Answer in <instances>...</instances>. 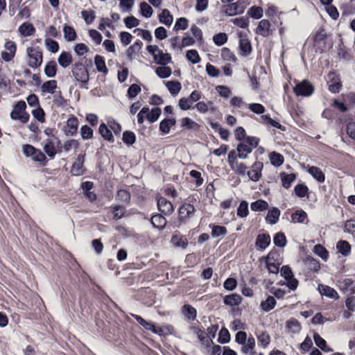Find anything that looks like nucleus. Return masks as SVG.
Instances as JSON below:
<instances>
[{"mask_svg": "<svg viewBox=\"0 0 355 355\" xmlns=\"http://www.w3.org/2000/svg\"><path fill=\"white\" fill-rule=\"evenodd\" d=\"M26 105L24 101H19L14 106L10 113V118L13 120H19L21 123H26L29 120V114L26 112Z\"/></svg>", "mask_w": 355, "mask_h": 355, "instance_id": "obj_1", "label": "nucleus"}, {"mask_svg": "<svg viewBox=\"0 0 355 355\" xmlns=\"http://www.w3.org/2000/svg\"><path fill=\"white\" fill-rule=\"evenodd\" d=\"M28 64L30 67L37 68L42 63V52L38 48L28 47L26 49Z\"/></svg>", "mask_w": 355, "mask_h": 355, "instance_id": "obj_2", "label": "nucleus"}, {"mask_svg": "<svg viewBox=\"0 0 355 355\" xmlns=\"http://www.w3.org/2000/svg\"><path fill=\"white\" fill-rule=\"evenodd\" d=\"M281 276L286 280V283H282V285H287V286L294 291L297 288L298 281L293 277V271L288 266H284L280 270Z\"/></svg>", "mask_w": 355, "mask_h": 355, "instance_id": "obj_3", "label": "nucleus"}, {"mask_svg": "<svg viewBox=\"0 0 355 355\" xmlns=\"http://www.w3.org/2000/svg\"><path fill=\"white\" fill-rule=\"evenodd\" d=\"M73 76L76 79L83 83H87L89 78L87 68L82 63H76L72 68Z\"/></svg>", "mask_w": 355, "mask_h": 355, "instance_id": "obj_4", "label": "nucleus"}, {"mask_svg": "<svg viewBox=\"0 0 355 355\" xmlns=\"http://www.w3.org/2000/svg\"><path fill=\"white\" fill-rule=\"evenodd\" d=\"M293 89L297 96L307 97L313 93L314 87L308 80H304L297 83Z\"/></svg>", "mask_w": 355, "mask_h": 355, "instance_id": "obj_5", "label": "nucleus"}, {"mask_svg": "<svg viewBox=\"0 0 355 355\" xmlns=\"http://www.w3.org/2000/svg\"><path fill=\"white\" fill-rule=\"evenodd\" d=\"M327 78L329 90L334 94L338 93L342 87L340 78L334 72H330Z\"/></svg>", "mask_w": 355, "mask_h": 355, "instance_id": "obj_6", "label": "nucleus"}, {"mask_svg": "<svg viewBox=\"0 0 355 355\" xmlns=\"http://www.w3.org/2000/svg\"><path fill=\"white\" fill-rule=\"evenodd\" d=\"M263 167V164L262 162H256L251 166V169L247 171L246 174L252 181L257 182L261 178Z\"/></svg>", "mask_w": 355, "mask_h": 355, "instance_id": "obj_7", "label": "nucleus"}, {"mask_svg": "<svg viewBox=\"0 0 355 355\" xmlns=\"http://www.w3.org/2000/svg\"><path fill=\"white\" fill-rule=\"evenodd\" d=\"M276 253L270 252L266 259L267 268L270 273L277 274L279 271V262L275 259Z\"/></svg>", "mask_w": 355, "mask_h": 355, "instance_id": "obj_8", "label": "nucleus"}, {"mask_svg": "<svg viewBox=\"0 0 355 355\" xmlns=\"http://www.w3.org/2000/svg\"><path fill=\"white\" fill-rule=\"evenodd\" d=\"M238 35L239 38V49L241 53L243 56H247L250 54L252 51L251 43L246 35H243L242 33H239Z\"/></svg>", "mask_w": 355, "mask_h": 355, "instance_id": "obj_9", "label": "nucleus"}, {"mask_svg": "<svg viewBox=\"0 0 355 355\" xmlns=\"http://www.w3.org/2000/svg\"><path fill=\"white\" fill-rule=\"evenodd\" d=\"M85 162V155H78L76 161L73 162L71 168V173L73 175H83L85 169L83 167Z\"/></svg>", "mask_w": 355, "mask_h": 355, "instance_id": "obj_10", "label": "nucleus"}, {"mask_svg": "<svg viewBox=\"0 0 355 355\" xmlns=\"http://www.w3.org/2000/svg\"><path fill=\"white\" fill-rule=\"evenodd\" d=\"M195 207L191 205L185 203L179 208V218L182 221H185L194 214Z\"/></svg>", "mask_w": 355, "mask_h": 355, "instance_id": "obj_11", "label": "nucleus"}, {"mask_svg": "<svg viewBox=\"0 0 355 355\" xmlns=\"http://www.w3.org/2000/svg\"><path fill=\"white\" fill-rule=\"evenodd\" d=\"M157 207L159 211L165 215H170L174 211L172 203L163 197L158 198Z\"/></svg>", "mask_w": 355, "mask_h": 355, "instance_id": "obj_12", "label": "nucleus"}, {"mask_svg": "<svg viewBox=\"0 0 355 355\" xmlns=\"http://www.w3.org/2000/svg\"><path fill=\"white\" fill-rule=\"evenodd\" d=\"M318 290L322 295H324L329 298L333 300H338L339 298V295L337 291L327 285L320 284L318 286Z\"/></svg>", "mask_w": 355, "mask_h": 355, "instance_id": "obj_13", "label": "nucleus"}, {"mask_svg": "<svg viewBox=\"0 0 355 355\" xmlns=\"http://www.w3.org/2000/svg\"><path fill=\"white\" fill-rule=\"evenodd\" d=\"M223 8L225 12L229 16L242 13L245 9V6L239 2L228 4Z\"/></svg>", "mask_w": 355, "mask_h": 355, "instance_id": "obj_14", "label": "nucleus"}, {"mask_svg": "<svg viewBox=\"0 0 355 355\" xmlns=\"http://www.w3.org/2000/svg\"><path fill=\"white\" fill-rule=\"evenodd\" d=\"M18 31L23 37L32 36L35 33V28L33 25L29 22H24L18 28Z\"/></svg>", "mask_w": 355, "mask_h": 355, "instance_id": "obj_15", "label": "nucleus"}, {"mask_svg": "<svg viewBox=\"0 0 355 355\" xmlns=\"http://www.w3.org/2000/svg\"><path fill=\"white\" fill-rule=\"evenodd\" d=\"M270 24L268 20L262 19L259 21V25L257 28V32L261 36L266 37L270 34Z\"/></svg>", "mask_w": 355, "mask_h": 355, "instance_id": "obj_16", "label": "nucleus"}, {"mask_svg": "<svg viewBox=\"0 0 355 355\" xmlns=\"http://www.w3.org/2000/svg\"><path fill=\"white\" fill-rule=\"evenodd\" d=\"M281 214L280 210L277 207H272L269 209L266 216V220L267 223L275 225L277 223L279 216Z\"/></svg>", "mask_w": 355, "mask_h": 355, "instance_id": "obj_17", "label": "nucleus"}, {"mask_svg": "<svg viewBox=\"0 0 355 355\" xmlns=\"http://www.w3.org/2000/svg\"><path fill=\"white\" fill-rule=\"evenodd\" d=\"M236 151L238 157L241 159H245L248 154L252 153V146H249L245 143H241L237 146Z\"/></svg>", "mask_w": 355, "mask_h": 355, "instance_id": "obj_18", "label": "nucleus"}, {"mask_svg": "<svg viewBox=\"0 0 355 355\" xmlns=\"http://www.w3.org/2000/svg\"><path fill=\"white\" fill-rule=\"evenodd\" d=\"M154 60L158 64L165 65L171 61V57L168 53H164L159 49L157 55H154Z\"/></svg>", "mask_w": 355, "mask_h": 355, "instance_id": "obj_19", "label": "nucleus"}, {"mask_svg": "<svg viewBox=\"0 0 355 355\" xmlns=\"http://www.w3.org/2000/svg\"><path fill=\"white\" fill-rule=\"evenodd\" d=\"M58 62L63 67H68L72 62V56L69 52L62 51L58 58Z\"/></svg>", "mask_w": 355, "mask_h": 355, "instance_id": "obj_20", "label": "nucleus"}, {"mask_svg": "<svg viewBox=\"0 0 355 355\" xmlns=\"http://www.w3.org/2000/svg\"><path fill=\"white\" fill-rule=\"evenodd\" d=\"M175 123L176 120L175 118L165 119L159 123V130L163 134H168L170 132L171 128L175 125Z\"/></svg>", "mask_w": 355, "mask_h": 355, "instance_id": "obj_21", "label": "nucleus"}, {"mask_svg": "<svg viewBox=\"0 0 355 355\" xmlns=\"http://www.w3.org/2000/svg\"><path fill=\"white\" fill-rule=\"evenodd\" d=\"M241 300L242 298L240 295L232 293L224 297V303L227 306H234L239 305L241 302Z\"/></svg>", "mask_w": 355, "mask_h": 355, "instance_id": "obj_22", "label": "nucleus"}, {"mask_svg": "<svg viewBox=\"0 0 355 355\" xmlns=\"http://www.w3.org/2000/svg\"><path fill=\"white\" fill-rule=\"evenodd\" d=\"M159 20L160 23L170 26L173 23V17L168 9H164L159 15Z\"/></svg>", "mask_w": 355, "mask_h": 355, "instance_id": "obj_23", "label": "nucleus"}, {"mask_svg": "<svg viewBox=\"0 0 355 355\" xmlns=\"http://www.w3.org/2000/svg\"><path fill=\"white\" fill-rule=\"evenodd\" d=\"M171 243L175 247L186 248L188 245L187 239L181 234H175L171 238Z\"/></svg>", "mask_w": 355, "mask_h": 355, "instance_id": "obj_24", "label": "nucleus"}, {"mask_svg": "<svg viewBox=\"0 0 355 355\" xmlns=\"http://www.w3.org/2000/svg\"><path fill=\"white\" fill-rule=\"evenodd\" d=\"M57 87V81L55 80H51L44 82L41 86V89L42 92L53 94L55 92Z\"/></svg>", "mask_w": 355, "mask_h": 355, "instance_id": "obj_25", "label": "nucleus"}, {"mask_svg": "<svg viewBox=\"0 0 355 355\" xmlns=\"http://www.w3.org/2000/svg\"><path fill=\"white\" fill-rule=\"evenodd\" d=\"M309 173L316 180L323 182L325 177L321 169L317 166H310L308 169Z\"/></svg>", "mask_w": 355, "mask_h": 355, "instance_id": "obj_26", "label": "nucleus"}, {"mask_svg": "<svg viewBox=\"0 0 355 355\" xmlns=\"http://www.w3.org/2000/svg\"><path fill=\"white\" fill-rule=\"evenodd\" d=\"M270 243V237L268 234H259L256 240V245L261 250L266 248Z\"/></svg>", "mask_w": 355, "mask_h": 355, "instance_id": "obj_27", "label": "nucleus"}, {"mask_svg": "<svg viewBox=\"0 0 355 355\" xmlns=\"http://www.w3.org/2000/svg\"><path fill=\"white\" fill-rule=\"evenodd\" d=\"M151 223L156 228L164 229L166 225V220L163 216L156 214L151 218Z\"/></svg>", "mask_w": 355, "mask_h": 355, "instance_id": "obj_28", "label": "nucleus"}, {"mask_svg": "<svg viewBox=\"0 0 355 355\" xmlns=\"http://www.w3.org/2000/svg\"><path fill=\"white\" fill-rule=\"evenodd\" d=\"M182 313L189 320H194L196 318V310L189 304H185L182 306Z\"/></svg>", "mask_w": 355, "mask_h": 355, "instance_id": "obj_29", "label": "nucleus"}, {"mask_svg": "<svg viewBox=\"0 0 355 355\" xmlns=\"http://www.w3.org/2000/svg\"><path fill=\"white\" fill-rule=\"evenodd\" d=\"M98 130H99V133L101 134V135L102 136V137L104 139H105L110 142L114 141V137H113L112 133L111 130L108 128L107 125H105V123L101 124L99 126Z\"/></svg>", "mask_w": 355, "mask_h": 355, "instance_id": "obj_30", "label": "nucleus"}, {"mask_svg": "<svg viewBox=\"0 0 355 355\" xmlns=\"http://www.w3.org/2000/svg\"><path fill=\"white\" fill-rule=\"evenodd\" d=\"M78 125V121L74 116L70 117L67 121L66 132L67 135H73L76 131Z\"/></svg>", "mask_w": 355, "mask_h": 355, "instance_id": "obj_31", "label": "nucleus"}, {"mask_svg": "<svg viewBox=\"0 0 355 355\" xmlns=\"http://www.w3.org/2000/svg\"><path fill=\"white\" fill-rule=\"evenodd\" d=\"M313 340L315 345L324 352H331L332 349L327 347L326 341L318 333H314Z\"/></svg>", "mask_w": 355, "mask_h": 355, "instance_id": "obj_32", "label": "nucleus"}, {"mask_svg": "<svg viewBox=\"0 0 355 355\" xmlns=\"http://www.w3.org/2000/svg\"><path fill=\"white\" fill-rule=\"evenodd\" d=\"M166 87L173 96L177 95L181 90V83L178 81L171 80L166 83Z\"/></svg>", "mask_w": 355, "mask_h": 355, "instance_id": "obj_33", "label": "nucleus"}, {"mask_svg": "<svg viewBox=\"0 0 355 355\" xmlns=\"http://www.w3.org/2000/svg\"><path fill=\"white\" fill-rule=\"evenodd\" d=\"M269 205L268 202L263 200H258L251 203L250 208L254 211H262L268 209Z\"/></svg>", "mask_w": 355, "mask_h": 355, "instance_id": "obj_34", "label": "nucleus"}, {"mask_svg": "<svg viewBox=\"0 0 355 355\" xmlns=\"http://www.w3.org/2000/svg\"><path fill=\"white\" fill-rule=\"evenodd\" d=\"M336 248L343 256H347L351 251V245L346 241H340L336 244Z\"/></svg>", "mask_w": 355, "mask_h": 355, "instance_id": "obj_35", "label": "nucleus"}, {"mask_svg": "<svg viewBox=\"0 0 355 355\" xmlns=\"http://www.w3.org/2000/svg\"><path fill=\"white\" fill-rule=\"evenodd\" d=\"M94 63L98 71L103 73H107L108 72L103 57L98 55H96L94 58Z\"/></svg>", "mask_w": 355, "mask_h": 355, "instance_id": "obj_36", "label": "nucleus"}, {"mask_svg": "<svg viewBox=\"0 0 355 355\" xmlns=\"http://www.w3.org/2000/svg\"><path fill=\"white\" fill-rule=\"evenodd\" d=\"M57 64L55 61H49L44 67V73L49 78H53L56 75Z\"/></svg>", "mask_w": 355, "mask_h": 355, "instance_id": "obj_37", "label": "nucleus"}, {"mask_svg": "<svg viewBox=\"0 0 355 355\" xmlns=\"http://www.w3.org/2000/svg\"><path fill=\"white\" fill-rule=\"evenodd\" d=\"M64 37L68 42L74 41L76 38V33L73 27L64 25L63 27Z\"/></svg>", "mask_w": 355, "mask_h": 355, "instance_id": "obj_38", "label": "nucleus"}, {"mask_svg": "<svg viewBox=\"0 0 355 355\" xmlns=\"http://www.w3.org/2000/svg\"><path fill=\"white\" fill-rule=\"evenodd\" d=\"M270 163L275 166H281L284 161V157L279 153L272 152L269 155Z\"/></svg>", "mask_w": 355, "mask_h": 355, "instance_id": "obj_39", "label": "nucleus"}, {"mask_svg": "<svg viewBox=\"0 0 355 355\" xmlns=\"http://www.w3.org/2000/svg\"><path fill=\"white\" fill-rule=\"evenodd\" d=\"M276 305V300L272 296H268L265 301H263L261 303V309L266 311H270L272 310Z\"/></svg>", "mask_w": 355, "mask_h": 355, "instance_id": "obj_40", "label": "nucleus"}, {"mask_svg": "<svg viewBox=\"0 0 355 355\" xmlns=\"http://www.w3.org/2000/svg\"><path fill=\"white\" fill-rule=\"evenodd\" d=\"M232 171H234L236 174L240 175H245L247 173V166L245 164L241 162H236L234 164L230 166Z\"/></svg>", "mask_w": 355, "mask_h": 355, "instance_id": "obj_41", "label": "nucleus"}, {"mask_svg": "<svg viewBox=\"0 0 355 355\" xmlns=\"http://www.w3.org/2000/svg\"><path fill=\"white\" fill-rule=\"evenodd\" d=\"M140 13L142 16L149 18L153 13V10L146 2L143 1L139 5Z\"/></svg>", "mask_w": 355, "mask_h": 355, "instance_id": "obj_42", "label": "nucleus"}, {"mask_svg": "<svg viewBox=\"0 0 355 355\" xmlns=\"http://www.w3.org/2000/svg\"><path fill=\"white\" fill-rule=\"evenodd\" d=\"M313 252L324 261H327L328 259L329 252L322 245H315L313 248Z\"/></svg>", "mask_w": 355, "mask_h": 355, "instance_id": "obj_43", "label": "nucleus"}, {"mask_svg": "<svg viewBox=\"0 0 355 355\" xmlns=\"http://www.w3.org/2000/svg\"><path fill=\"white\" fill-rule=\"evenodd\" d=\"M162 110L159 107L153 108L150 111L148 109V114H147V119L150 123L156 121L160 116Z\"/></svg>", "mask_w": 355, "mask_h": 355, "instance_id": "obj_44", "label": "nucleus"}, {"mask_svg": "<svg viewBox=\"0 0 355 355\" xmlns=\"http://www.w3.org/2000/svg\"><path fill=\"white\" fill-rule=\"evenodd\" d=\"M180 122L181 126L188 130H194L198 128V124L189 117L182 118Z\"/></svg>", "mask_w": 355, "mask_h": 355, "instance_id": "obj_45", "label": "nucleus"}, {"mask_svg": "<svg viewBox=\"0 0 355 355\" xmlns=\"http://www.w3.org/2000/svg\"><path fill=\"white\" fill-rule=\"evenodd\" d=\"M155 73L159 78H166L171 75L172 71L169 67L161 66L156 69Z\"/></svg>", "mask_w": 355, "mask_h": 355, "instance_id": "obj_46", "label": "nucleus"}, {"mask_svg": "<svg viewBox=\"0 0 355 355\" xmlns=\"http://www.w3.org/2000/svg\"><path fill=\"white\" fill-rule=\"evenodd\" d=\"M44 45L46 49L51 53H56L59 50L58 43L52 39L47 38L44 40Z\"/></svg>", "mask_w": 355, "mask_h": 355, "instance_id": "obj_47", "label": "nucleus"}, {"mask_svg": "<svg viewBox=\"0 0 355 355\" xmlns=\"http://www.w3.org/2000/svg\"><path fill=\"white\" fill-rule=\"evenodd\" d=\"M44 150L49 157L53 158L56 154V150L53 141L48 139L44 146Z\"/></svg>", "mask_w": 355, "mask_h": 355, "instance_id": "obj_48", "label": "nucleus"}, {"mask_svg": "<svg viewBox=\"0 0 355 355\" xmlns=\"http://www.w3.org/2000/svg\"><path fill=\"white\" fill-rule=\"evenodd\" d=\"M237 216L241 218L246 217L249 214L248 203L243 200L241 202L236 211Z\"/></svg>", "mask_w": 355, "mask_h": 355, "instance_id": "obj_49", "label": "nucleus"}, {"mask_svg": "<svg viewBox=\"0 0 355 355\" xmlns=\"http://www.w3.org/2000/svg\"><path fill=\"white\" fill-rule=\"evenodd\" d=\"M306 265L309 270L317 272L320 268V264L318 260L313 257H308L306 260Z\"/></svg>", "mask_w": 355, "mask_h": 355, "instance_id": "obj_50", "label": "nucleus"}, {"mask_svg": "<svg viewBox=\"0 0 355 355\" xmlns=\"http://www.w3.org/2000/svg\"><path fill=\"white\" fill-rule=\"evenodd\" d=\"M255 347V340L254 338H249L246 343H244V345L242 347V351L245 354H252V350Z\"/></svg>", "mask_w": 355, "mask_h": 355, "instance_id": "obj_51", "label": "nucleus"}, {"mask_svg": "<svg viewBox=\"0 0 355 355\" xmlns=\"http://www.w3.org/2000/svg\"><path fill=\"white\" fill-rule=\"evenodd\" d=\"M186 57L192 64H197L200 61V58L196 50L191 49L187 52Z\"/></svg>", "mask_w": 355, "mask_h": 355, "instance_id": "obj_52", "label": "nucleus"}, {"mask_svg": "<svg viewBox=\"0 0 355 355\" xmlns=\"http://www.w3.org/2000/svg\"><path fill=\"white\" fill-rule=\"evenodd\" d=\"M274 244L278 247H284L286 244V239L285 235L282 232L275 234L273 239Z\"/></svg>", "mask_w": 355, "mask_h": 355, "instance_id": "obj_53", "label": "nucleus"}, {"mask_svg": "<svg viewBox=\"0 0 355 355\" xmlns=\"http://www.w3.org/2000/svg\"><path fill=\"white\" fill-rule=\"evenodd\" d=\"M189 21L185 17H180L176 21L173 29L175 31L186 30L188 28Z\"/></svg>", "mask_w": 355, "mask_h": 355, "instance_id": "obj_54", "label": "nucleus"}, {"mask_svg": "<svg viewBox=\"0 0 355 355\" xmlns=\"http://www.w3.org/2000/svg\"><path fill=\"white\" fill-rule=\"evenodd\" d=\"M287 328L293 333H298L301 329L300 322L295 319H291L287 322Z\"/></svg>", "mask_w": 355, "mask_h": 355, "instance_id": "obj_55", "label": "nucleus"}, {"mask_svg": "<svg viewBox=\"0 0 355 355\" xmlns=\"http://www.w3.org/2000/svg\"><path fill=\"white\" fill-rule=\"evenodd\" d=\"M81 15L87 24H90L95 19V12L92 10H84L81 12Z\"/></svg>", "mask_w": 355, "mask_h": 355, "instance_id": "obj_56", "label": "nucleus"}, {"mask_svg": "<svg viewBox=\"0 0 355 355\" xmlns=\"http://www.w3.org/2000/svg\"><path fill=\"white\" fill-rule=\"evenodd\" d=\"M227 234V229L223 226L214 225L211 230V236L214 238L223 236Z\"/></svg>", "mask_w": 355, "mask_h": 355, "instance_id": "obj_57", "label": "nucleus"}, {"mask_svg": "<svg viewBox=\"0 0 355 355\" xmlns=\"http://www.w3.org/2000/svg\"><path fill=\"white\" fill-rule=\"evenodd\" d=\"M295 180V175L293 173L284 174L282 177V185L284 188L288 189L291 183Z\"/></svg>", "mask_w": 355, "mask_h": 355, "instance_id": "obj_58", "label": "nucleus"}, {"mask_svg": "<svg viewBox=\"0 0 355 355\" xmlns=\"http://www.w3.org/2000/svg\"><path fill=\"white\" fill-rule=\"evenodd\" d=\"M132 316L137 320V322L141 324L146 330H150L153 328V324L150 322L145 320L143 318L139 315L132 314Z\"/></svg>", "mask_w": 355, "mask_h": 355, "instance_id": "obj_59", "label": "nucleus"}, {"mask_svg": "<svg viewBox=\"0 0 355 355\" xmlns=\"http://www.w3.org/2000/svg\"><path fill=\"white\" fill-rule=\"evenodd\" d=\"M294 191L299 198H304L308 193V187L304 184H299L295 187Z\"/></svg>", "mask_w": 355, "mask_h": 355, "instance_id": "obj_60", "label": "nucleus"}, {"mask_svg": "<svg viewBox=\"0 0 355 355\" xmlns=\"http://www.w3.org/2000/svg\"><path fill=\"white\" fill-rule=\"evenodd\" d=\"M257 339L259 343L263 347H266L270 341V336L266 331H261L258 334Z\"/></svg>", "mask_w": 355, "mask_h": 355, "instance_id": "obj_61", "label": "nucleus"}, {"mask_svg": "<svg viewBox=\"0 0 355 355\" xmlns=\"http://www.w3.org/2000/svg\"><path fill=\"white\" fill-rule=\"evenodd\" d=\"M78 142L76 139L68 140L65 141L62 146V149L66 152H69L73 149L76 150L78 148Z\"/></svg>", "mask_w": 355, "mask_h": 355, "instance_id": "obj_62", "label": "nucleus"}, {"mask_svg": "<svg viewBox=\"0 0 355 355\" xmlns=\"http://www.w3.org/2000/svg\"><path fill=\"white\" fill-rule=\"evenodd\" d=\"M135 135L131 131H125L123 134V141L127 145H132L135 142Z\"/></svg>", "mask_w": 355, "mask_h": 355, "instance_id": "obj_63", "label": "nucleus"}, {"mask_svg": "<svg viewBox=\"0 0 355 355\" xmlns=\"http://www.w3.org/2000/svg\"><path fill=\"white\" fill-rule=\"evenodd\" d=\"M32 114L38 121L41 123H44L45 121V113L42 107H38L36 109H34L32 111Z\"/></svg>", "mask_w": 355, "mask_h": 355, "instance_id": "obj_64", "label": "nucleus"}]
</instances>
